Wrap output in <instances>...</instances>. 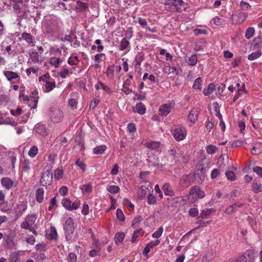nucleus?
I'll return each instance as SVG.
<instances>
[{"label": "nucleus", "mask_w": 262, "mask_h": 262, "mask_svg": "<svg viewBox=\"0 0 262 262\" xmlns=\"http://www.w3.org/2000/svg\"><path fill=\"white\" fill-rule=\"evenodd\" d=\"M215 88V85L211 83H210L207 89H204L203 90V94L205 96H208L211 94Z\"/></svg>", "instance_id": "nucleus-33"}, {"label": "nucleus", "mask_w": 262, "mask_h": 262, "mask_svg": "<svg viewBox=\"0 0 262 262\" xmlns=\"http://www.w3.org/2000/svg\"><path fill=\"white\" fill-rule=\"evenodd\" d=\"M30 57L32 62L38 63L40 61V56L38 53L36 52H32L30 53Z\"/></svg>", "instance_id": "nucleus-31"}, {"label": "nucleus", "mask_w": 262, "mask_h": 262, "mask_svg": "<svg viewBox=\"0 0 262 262\" xmlns=\"http://www.w3.org/2000/svg\"><path fill=\"white\" fill-rule=\"evenodd\" d=\"M253 190L255 193H258L262 190L261 184L260 182L254 181L253 183L252 186Z\"/></svg>", "instance_id": "nucleus-37"}, {"label": "nucleus", "mask_w": 262, "mask_h": 262, "mask_svg": "<svg viewBox=\"0 0 262 262\" xmlns=\"http://www.w3.org/2000/svg\"><path fill=\"white\" fill-rule=\"evenodd\" d=\"M189 215L191 217H195L199 214V210L196 208H191L188 211Z\"/></svg>", "instance_id": "nucleus-60"}, {"label": "nucleus", "mask_w": 262, "mask_h": 262, "mask_svg": "<svg viewBox=\"0 0 262 262\" xmlns=\"http://www.w3.org/2000/svg\"><path fill=\"white\" fill-rule=\"evenodd\" d=\"M11 208L12 206L6 201L0 203V209L3 212H7L11 210Z\"/></svg>", "instance_id": "nucleus-24"}, {"label": "nucleus", "mask_w": 262, "mask_h": 262, "mask_svg": "<svg viewBox=\"0 0 262 262\" xmlns=\"http://www.w3.org/2000/svg\"><path fill=\"white\" fill-rule=\"evenodd\" d=\"M141 229H138L134 231L132 238V243H135L137 241L138 237L141 235Z\"/></svg>", "instance_id": "nucleus-45"}, {"label": "nucleus", "mask_w": 262, "mask_h": 262, "mask_svg": "<svg viewBox=\"0 0 262 262\" xmlns=\"http://www.w3.org/2000/svg\"><path fill=\"white\" fill-rule=\"evenodd\" d=\"M50 118L53 122H59L62 120L63 113L60 110L55 108L52 111L50 114Z\"/></svg>", "instance_id": "nucleus-7"}, {"label": "nucleus", "mask_w": 262, "mask_h": 262, "mask_svg": "<svg viewBox=\"0 0 262 262\" xmlns=\"http://www.w3.org/2000/svg\"><path fill=\"white\" fill-rule=\"evenodd\" d=\"M52 171L51 170H46L41 174L40 183L43 186H49L52 183Z\"/></svg>", "instance_id": "nucleus-4"}, {"label": "nucleus", "mask_w": 262, "mask_h": 262, "mask_svg": "<svg viewBox=\"0 0 262 262\" xmlns=\"http://www.w3.org/2000/svg\"><path fill=\"white\" fill-rule=\"evenodd\" d=\"M106 190L111 193H116L120 191V188L117 185H110L106 187Z\"/></svg>", "instance_id": "nucleus-40"}, {"label": "nucleus", "mask_w": 262, "mask_h": 262, "mask_svg": "<svg viewBox=\"0 0 262 262\" xmlns=\"http://www.w3.org/2000/svg\"><path fill=\"white\" fill-rule=\"evenodd\" d=\"M214 257L213 252L210 251L207 252L203 257L202 262H209Z\"/></svg>", "instance_id": "nucleus-29"}, {"label": "nucleus", "mask_w": 262, "mask_h": 262, "mask_svg": "<svg viewBox=\"0 0 262 262\" xmlns=\"http://www.w3.org/2000/svg\"><path fill=\"white\" fill-rule=\"evenodd\" d=\"M253 170L254 172H255L260 178H262V167L259 166H256L253 168Z\"/></svg>", "instance_id": "nucleus-64"}, {"label": "nucleus", "mask_w": 262, "mask_h": 262, "mask_svg": "<svg viewBox=\"0 0 262 262\" xmlns=\"http://www.w3.org/2000/svg\"><path fill=\"white\" fill-rule=\"evenodd\" d=\"M212 212V209H207L201 211L200 217L202 218H206Z\"/></svg>", "instance_id": "nucleus-51"}, {"label": "nucleus", "mask_w": 262, "mask_h": 262, "mask_svg": "<svg viewBox=\"0 0 262 262\" xmlns=\"http://www.w3.org/2000/svg\"><path fill=\"white\" fill-rule=\"evenodd\" d=\"M198 61V58L196 54H193L190 57H188L187 62L189 66H195Z\"/></svg>", "instance_id": "nucleus-34"}, {"label": "nucleus", "mask_w": 262, "mask_h": 262, "mask_svg": "<svg viewBox=\"0 0 262 262\" xmlns=\"http://www.w3.org/2000/svg\"><path fill=\"white\" fill-rule=\"evenodd\" d=\"M212 20L214 23L217 26L223 25L225 24V20L218 16L215 17Z\"/></svg>", "instance_id": "nucleus-49"}, {"label": "nucleus", "mask_w": 262, "mask_h": 262, "mask_svg": "<svg viewBox=\"0 0 262 262\" xmlns=\"http://www.w3.org/2000/svg\"><path fill=\"white\" fill-rule=\"evenodd\" d=\"M61 203H62V205L63 206V207L67 210H71V206L72 202L69 198H64L62 200Z\"/></svg>", "instance_id": "nucleus-35"}, {"label": "nucleus", "mask_w": 262, "mask_h": 262, "mask_svg": "<svg viewBox=\"0 0 262 262\" xmlns=\"http://www.w3.org/2000/svg\"><path fill=\"white\" fill-rule=\"evenodd\" d=\"M174 9L177 12H181L186 9V4L182 0H174Z\"/></svg>", "instance_id": "nucleus-15"}, {"label": "nucleus", "mask_w": 262, "mask_h": 262, "mask_svg": "<svg viewBox=\"0 0 262 262\" xmlns=\"http://www.w3.org/2000/svg\"><path fill=\"white\" fill-rule=\"evenodd\" d=\"M199 114V112L197 108H193L190 111L187 117L190 126L193 124L195 121L197 120Z\"/></svg>", "instance_id": "nucleus-9"}, {"label": "nucleus", "mask_w": 262, "mask_h": 262, "mask_svg": "<svg viewBox=\"0 0 262 262\" xmlns=\"http://www.w3.org/2000/svg\"><path fill=\"white\" fill-rule=\"evenodd\" d=\"M226 176L228 180L230 181H234L236 179V177L234 173L231 171H227L226 172Z\"/></svg>", "instance_id": "nucleus-55"}, {"label": "nucleus", "mask_w": 262, "mask_h": 262, "mask_svg": "<svg viewBox=\"0 0 262 262\" xmlns=\"http://www.w3.org/2000/svg\"><path fill=\"white\" fill-rule=\"evenodd\" d=\"M133 36V31L132 27L128 28L125 32V37L126 39H130Z\"/></svg>", "instance_id": "nucleus-61"}, {"label": "nucleus", "mask_w": 262, "mask_h": 262, "mask_svg": "<svg viewBox=\"0 0 262 262\" xmlns=\"http://www.w3.org/2000/svg\"><path fill=\"white\" fill-rule=\"evenodd\" d=\"M206 151L209 154H213L217 149L216 146L212 145H208L206 148Z\"/></svg>", "instance_id": "nucleus-59"}, {"label": "nucleus", "mask_w": 262, "mask_h": 262, "mask_svg": "<svg viewBox=\"0 0 262 262\" xmlns=\"http://www.w3.org/2000/svg\"><path fill=\"white\" fill-rule=\"evenodd\" d=\"M255 32L254 28L253 27L248 28L245 33V37L247 39H250L254 35Z\"/></svg>", "instance_id": "nucleus-44"}, {"label": "nucleus", "mask_w": 262, "mask_h": 262, "mask_svg": "<svg viewBox=\"0 0 262 262\" xmlns=\"http://www.w3.org/2000/svg\"><path fill=\"white\" fill-rule=\"evenodd\" d=\"M57 206V201L56 199V197L53 198L51 200L50 205L48 207V210L49 211H52L53 209L55 208Z\"/></svg>", "instance_id": "nucleus-54"}, {"label": "nucleus", "mask_w": 262, "mask_h": 262, "mask_svg": "<svg viewBox=\"0 0 262 262\" xmlns=\"http://www.w3.org/2000/svg\"><path fill=\"white\" fill-rule=\"evenodd\" d=\"M27 207L26 202H21L15 208V212L18 216H20L26 211Z\"/></svg>", "instance_id": "nucleus-13"}, {"label": "nucleus", "mask_w": 262, "mask_h": 262, "mask_svg": "<svg viewBox=\"0 0 262 262\" xmlns=\"http://www.w3.org/2000/svg\"><path fill=\"white\" fill-rule=\"evenodd\" d=\"M34 130L38 134L46 136L48 134V131L45 125L41 123L37 124L34 128Z\"/></svg>", "instance_id": "nucleus-14"}, {"label": "nucleus", "mask_w": 262, "mask_h": 262, "mask_svg": "<svg viewBox=\"0 0 262 262\" xmlns=\"http://www.w3.org/2000/svg\"><path fill=\"white\" fill-rule=\"evenodd\" d=\"M37 219V216L35 214H28L25 218V221L21 224V228H29L35 223Z\"/></svg>", "instance_id": "nucleus-6"}, {"label": "nucleus", "mask_w": 262, "mask_h": 262, "mask_svg": "<svg viewBox=\"0 0 262 262\" xmlns=\"http://www.w3.org/2000/svg\"><path fill=\"white\" fill-rule=\"evenodd\" d=\"M239 6L241 9L243 10H248L251 8V6L249 4L244 2V1H242L240 2Z\"/></svg>", "instance_id": "nucleus-56"}, {"label": "nucleus", "mask_w": 262, "mask_h": 262, "mask_svg": "<svg viewBox=\"0 0 262 262\" xmlns=\"http://www.w3.org/2000/svg\"><path fill=\"white\" fill-rule=\"evenodd\" d=\"M38 153V148L36 146H33L31 147L30 149L28 155L30 157L33 158Z\"/></svg>", "instance_id": "nucleus-47"}, {"label": "nucleus", "mask_w": 262, "mask_h": 262, "mask_svg": "<svg viewBox=\"0 0 262 262\" xmlns=\"http://www.w3.org/2000/svg\"><path fill=\"white\" fill-rule=\"evenodd\" d=\"M63 170L61 168H58L54 171V178L56 180L60 179L63 176Z\"/></svg>", "instance_id": "nucleus-46"}, {"label": "nucleus", "mask_w": 262, "mask_h": 262, "mask_svg": "<svg viewBox=\"0 0 262 262\" xmlns=\"http://www.w3.org/2000/svg\"><path fill=\"white\" fill-rule=\"evenodd\" d=\"M238 18L237 20V23H243L246 19L248 16V13L245 12H239L237 15H235Z\"/></svg>", "instance_id": "nucleus-30"}, {"label": "nucleus", "mask_w": 262, "mask_h": 262, "mask_svg": "<svg viewBox=\"0 0 262 262\" xmlns=\"http://www.w3.org/2000/svg\"><path fill=\"white\" fill-rule=\"evenodd\" d=\"M125 237V234L122 232H119L115 234L114 236V241L115 244L117 245L122 243Z\"/></svg>", "instance_id": "nucleus-19"}, {"label": "nucleus", "mask_w": 262, "mask_h": 262, "mask_svg": "<svg viewBox=\"0 0 262 262\" xmlns=\"http://www.w3.org/2000/svg\"><path fill=\"white\" fill-rule=\"evenodd\" d=\"M190 195H196L199 199H202L205 196V193L198 186L191 187L189 190Z\"/></svg>", "instance_id": "nucleus-10"}, {"label": "nucleus", "mask_w": 262, "mask_h": 262, "mask_svg": "<svg viewBox=\"0 0 262 262\" xmlns=\"http://www.w3.org/2000/svg\"><path fill=\"white\" fill-rule=\"evenodd\" d=\"M144 59V54L143 52H140L137 54L135 59V66H140L141 62Z\"/></svg>", "instance_id": "nucleus-25"}, {"label": "nucleus", "mask_w": 262, "mask_h": 262, "mask_svg": "<svg viewBox=\"0 0 262 262\" xmlns=\"http://www.w3.org/2000/svg\"><path fill=\"white\" fill-rule=\"evenodd\" d=\"M3 73L7 79L9 81L19 78V75L16 72H14L11 71H4Z\"/></svg>", "instance_id": "nucleus-17"}, {"label": "nucleus", "mask_w": 262, "mask_h": 262, "mask_svg": "<svg viewBox=\"0 0 262 262\" xmlns=\"http://www.w3.org/2000/svg\"><path fill=\"white\" fill-rule=\"evenodd\" d=\"M63 229L65 231L66 238L67 241H70L74 231L73 220L72 217H68L63 226Z\"/></svg>", "instance_id": "nucleus-3"}, {"label": "nucleus", "mask_w": 262, "mask_h": 262, "mask_svg": "<svg viewBox=\"0 0 262 262\" xmlns=\"http://www.w3.org/2000/svg\"><path fill=\"white\" fill-rule=\"evenodd\" d=\"M107 146L105 145L97 146L93 149V152L95 155H101L106 150Z\"/></svg>", "instance_id": "nucleus-23"}, {"label": "nucleus", "mask_w": 262, "mask_h": 262, "mask_svg": "<svg viewBox=\"0 0 262 262\" xmlns=\"http://www.w3.org/2000/svg\"><path fill=\"white\" fill-rule=\"evenodd\" d=\"M2 186L7 190L10 189L13 186V182L8 177H4L1 179Z\"/></svg>", "instance_id": "nucleus-12"}, {"label": "nucleus", "mask_w": 262, "mask_h": 262, "mask_svg": "<svg viewBox=\"0 0 262 262\" xmlns=\"http://www.w3.org/2000/svg\"><path fill=\"white\" fill-rule=\"evenodd\" d=\"M30 165V161L28 160H25L23 164V170L26 172H29L31 169Z\"/></svg>", "instance_id": "nucleus-57"}, {"label": "nucleus", "mask_w": 262, "mask_h": 262, "mask_svg": "<svg viewBox=\"0 0 262 262\" xmlns=\"http://www.w3.org/2000/svg\"><path fill=\"white\" fill-rule=\"evenodd\" d=\"M45 88V92H49L56 87V82L54 80H48L44 85Z\"/></svg>", "instance_id": "nucleus-22"}, {"label": "nucleus", "mask_w": 262, "mask_h": 262, "mask_svg": "<svg viewBox=\"0 0 262 262\" xmlns=\"http://www.w3.org/2000/svg\"><path fill=\"white\" fill-rule=\"evenodd\" d=\"M136 108L137 109V112L140 115H143L146 112L145 106L142 102L138 103L136 105Z\"/></svg>", "instance_id": "nucleus-28"}, {"label": "nucleus", "mask_w": 262, "mask_h": 262, "mask_svg": "<svg viewBox=\"0 0 262 262\" xmlns=\"http://www.w3.org/2000/svg\"><path fill=\"white\" fill-rule=\"evenodd\" d=\"M116 216L117 218L121 222L125 220L124 215L123 214L122 211L120 209H117L116 210Z\"/></svg>", "instance_id": "nucleus-53"}, {"label": "nucleus", "mask_w": 262, "mask_h": 262, "mask_svg": "<svg viewBox=\"0 0 262 262\" xmlns=\"http://www.w3.org/2000/svg\"><path fill=\"white\" fill-rule=\"evenodd\" d=\"M162 190L166 195L172 196L174 195V191L168 183H166L163 186Z\"/></svg>", "instance_id": "nucleus-18"}, {"label": "nucleus", "mask_w": 262, "mask_h": 262, "mask_svg": "<svg viewBox=\"0 0 262 262\" xmlns=\"http://www.w3.org/2000/svg\"><path fill=\"white\" fill-rule=\"evenodd\" d=\"M49 238L50 239H57V232L56 229L54 227H51L50 233L49 234Z\"/></svg>", "instance_id": "nucleus-42"}, {"label": "nucleus", "mask_w": 262, "mask_h": 262, "mask_svg": "<svg viewBox=\"0 0 262 262\" xmlns=\"http://www.w3.org/2000/svg\"><path fill=\"white\" fill-rule=\"evenodd\" d=\"M129 45V42L127 40L126 38H123L120 42V50L123 51Z\"/></svg>", "instance_id": "nucleus-41"}, {"label": "nucleus", "mask_w": 262, "mask_h": 262, "mask_svg": "<svg viewBox=\"0 0 262 262\" xmlns=\"http://www.w3.org/2000/svg\"><path fill=\"white\" fill-rule=\"evenodd\" d=\"M173 137L178 141H181L184 139L186 136L185 129L183 128H176L173 132Z\"/></svg>", "instance_id": "nucleus-8"}, {"label": "nucleus", "mask_w": 262, "mask_h": 262, "mask_svg": "<svg viewBox=\"0 0 262 262\" xmlns=\"http://www.w3.org/2000/svg\"><path fill=\"white\" fill-rule=\"evenodd\" d=\"M202 78L201 77L197 78L192 85V88L194 89L201 90L202 89Z\"/></svg>", "instance_id": "nucleus-43"}, {"label": "nucleus", "mask_w": 262, "mask_h": 262, "mask_svg": "<svg viewBox=\"0 0 262 262\" xmlns=\"http://www.w3.org/2000/svg\"><path fill=\"white\" fill-rule=\"evenodd\" d=\"M157 202L156 198L152 194L149 193L147 196V203L149 205L155 204Z\"/></svg>", "instance_id": "nucleus-50"}, {"label": "nucleus", "mask_w": 262, "mask_h": 262, "mask_svg": "<svg viewBox=\"0 0 262 262\" xmlns=\"http://www.w3.org/2000/svg\"><path fill=\"white\" fill-rule=\"evenodd\" d=\"M174 102H169L162 104L159 109V114L162 116H166L174 106Z\"/></svg>", "instance_id": "nucleus-5"}, {"label": "nucleus", "mask_w": 262, "mask_h": 262, "mask_svg": "<svg viewBox=\"0 0 262 262\" xmlns=\"http://www.w3.org/2000/svg\"><path fill=\"white\" fill-rule=\"evenodd\" d=\"M43 27L46 31L51 35H54L59 31L58 22L56 19H46L43 22Z\"/></svg>", "instance_id": "nucleus-1"}, {"label": "nucleus", "mask_w": 262, "mask_h": 262, "mask_svg": "<svg viewBox=\"0 0 262 262\" xmlns=\"http://www.w3.org/2000/svg\"><path fill=\"white\" fill-rule=\"evenodd\" d=\"M78 6L79 7L80 11H85L89 8L88 5L86 3L78 1L77 3Z\"/></svg>", "instance_id": "nucleus-58"}, {"label": "nucleus", "mask_w": 262, "mask_h": 262, "mask_svg": "<svg viewBox=\"0 0 262 262\" xmlns=\"http://www.w3.org/2000/svg\"><path fill=\"white\" fill-rule=\"evenodd\" d=\"M44 189L42 188H39L36 191V200L38 203H42L43 200Z\"/></svg>", "instance_id": "nucleus-21"}, {"label": "nucleus", "mask_w": 262, "mask_h": 262, "mask_svg": "<svg viewBox=\"0 0 262 262\" xmlns=\"http://www.w3.org/2000/svg\"><path fill=\"white\" fill-rule=\"evenodd\" d=\"M62 61V59L60 58L52 57L50 59V63L55 68H58L59 64Z\"/></svg>", "instance_id": "nucleus-36"}, {"label": "nucleus", "mask_w": 262, "mask_h": 262, "mask_svg": "<svg viewBox=\"0 0 262 262\" xmlns=\"http://www.w3.org/2000/svg\"><path fill=\"white\" fill-rule=\"evenodd\" d=\"M83 193L89 194L92 192L93 186L92 185L89 183L86 184H83L80 187Z\"/></svg>", "instance_id": "nucleus-20"}, {"label": "nucleus", "mask_w": 262, "mask_h": 262, "mask_svg": "<svg viewBox=\"0 0 262 262\" xmlns=\"http://www.w3.org/2000/svg\"><path fill=\"white\" fill-rule=\"evenodd\" d=\"M160 242L159 240H156L155 241H151L148 243L146 246L148 247L149 249L153 248L155 246H158L160 244Z\"/></svg>", "instance_id": "nucleus-63"}, {"label": "nucleus", "mask_w": 262, "mask_h": 262, "mask_svg": "<svg viewBox=\"0 0 262 262\" xmlns=\"http://www.w3.org/2000/svg\"><path fill=\"white\" fill-rule=\"evenodd\" d=\"M9 101V97L6 95H0V107L6 106Z\"/></svg>", "instance_id": "nucleus-26"}, {"label": "nucleus", "mask_w": 262, "mask_h": 262, "mask_svg": "<svg viewBox=\"0 0 262 262\" xmlns=\"http://www.w3.org/2000/svg\"><path fill=\"white\" fill-rule=\"evenodd\" d=\"M138 23L141 25L143 28H147V22L145 18H143L142 17L138 18Z\"/></svg>", "instance_id": "nucleus-62"}, {"label": "nucleus", "mask_w": 262, "mask_h": 262, "mask_svg": "<svg viewBox=\"0 0 262 262\" xmlns=\"http://www.w3.org/2000/svg\"><path fill=\"white\" fill-rule=\"evenodd\" d=\"M163 232V228L162 227H159L158 230L152 234V236L155 238H159Z\"/></svg>", "instance_id": "nucleus-52"}, {"label": "nucleus", "mask_w": 262, "mask_h": 262, "mask_svg": "<svg viewBox=\"0 0 262 262\" xmlns=\"http://www.w3.org/2000/svg\"><path fill=\"white\" fill-rule=\"evenodd\" d=\"M261 55V52L260 51H257L256 52H253L251 54H249L248 56V59L249 60H255L258 57H259Z\"/></svg>", "instance_id": "nucleus-38"}, {"label": "nucleus", "mask_w": 262, "mask_h": 262, "mask_svg": "<svg viewBox=\"0 0 262 262\" xmlns=\"http://www.w3.org/2000/svg\"><path fill=\"white\" fill-rule=\"evenodd\" d=\"M21 38H23L28 43H33V36L29 33H23L21 34V38H19V39L20 40Z\"/></svg>", "instance_id": "nucleus-27"}, {"label": "nucleus", "mask_w": 262, "mask_h": 262, "mask_svg": "<svg viewBox=\"0 0 262 262\" xmlns=\"http://www.w3.org/2000/svg\"><path fill=\"white\" fill-rule=\"evenodd\" d=\"M147 188L144 186H142L139 189L138 195L140 199H143L147 192Z\"/></svg>", "instance_id": "nucleus-32"}, {"label": "nucleus", "mask_w": 262, "mask_h": 262, "mask_svg": "<svg viewBox=\"0 0 262 262\" xmlns=\"http://www.w3.org/2000/svg\"><path fill=\"white\" fill-rule=\"evenodd\" d=\"M142 219L140 216H136L132 222V227L134 228H137L138 227V225L141 223Z\"/></svg>", "instance_id": "nucleus-48"}, {"label": "nucleus", "mask_w": 262, "mask_h": 262, "mask_svg": "<svg viewBox=\"0 0 262 262\" xmlns=\"http://www.w3.org/2000/svg\"><path fill=\"white\" fill-rule=\"evenodd\" d=\"M79 62V60L77 56H71L68 60V63L71 66H76Z\"/></svg>", "instance_id": "nucleus-39"}, {"label": "nucleus", "mask_w": 262, "mask_h": 262, "mask_svg": "<svg viewBox=\"0 0 262 262\" xmlns=\"http://www.w3.org/2000/svg\"><path fill=\"white\" fill-rule=\"evenodd\" d=\"M255 253L251 250H247L242 255H239L238 258L231 262H254Z\"/></svg>", "instance_id": "nucleus-2"}, {"label": "nucleus", "mask_w": 262, "mask_h": 262, "mask_svg": "<svg viewBox=\"0 0 262 262\" xmlns=\"http://www.w3.org/2000/svg\"><path fill=\"white\" fill-rule=\"evenodd\" d=\"M244 205V203L241 202H236L234 204L229 205L226 209L225 212L228 214H232L238 210V208L242 207Z\"/></svg>", "instance_id": "nucleus-11"}, {"label": "nucleus", "mask_w": 262, "mask_h": 262, "mask_svg": "<svg viewBox=\"0 0 262 262\" xmlns=\"http://www.w3.org/2000/svg\"><path fill=\"white\" fill-rule=\"evenodd\" d=\"M142 143L147 148L152 150L156 149L160 146V143L159 142L151 140H145Z\"/></svg>", "instance_id": "nucleus-16"}]
</instances>
